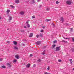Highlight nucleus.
Masks as SVG:
<instances>
[{
  "label": "nucleus",
  "mask_w": 74,
  "mask_h": 74,
  "mask_svg": "<svg viewBox=\"0 0 74 74\" xmlns=\"http://www.w3.org/2000/svg\"><path fill=\"white\" fill-rule=\"evenodd\" d=\"M9 30V29L8 28V29H7V30Z\"/></svg>",
  "instance_id": "bf43d9fd"
},
{
  "label": "nucleus",
  "mask_w": 74,
  "mask_h": 74,
  "mask_svg": "<svg viewBox=\"0 0 74 74\" xmlns=\"http://www.w3.org/2000/svg\"><path fill=\"white\" fill-rule=\"evenodd\" d=\"M56 3L57 4H59V2L58 1H56Z\"/></svg>",
  "instance_id": "72a5a7b5"
},
{
  "label": "nucleus",
  "mask_w": 74,
  "mask_h": 74,
  "mask_svg": "<svg viewBox=\"0 0 74 74\" xmlns=\"http://www.w3.org/2000/svg\"><path fill=\"white\" fill-rule=\"evenodd\" d=\"M2 60H3V59L2 58L0 59V62L2 61Z\"/></svg>",
  "instance_id": "37998d69"
},
{
  "label": "nucleus",
  "mask_w": 74,
  "mask_h": 74,
  "mask_svg": "<svg viewBox=\"0 0 74 74\" xmlns=\"http://www.w3.org/2000/svg\"><path fill=\"white\" fill-rule=\"evenodd\" d=\"M46 51V50H45L43 52L45 53V52Z\"/></svg>",
  "instance_id": "ea45409f"
},
{
  "label": "nucleus",
  "mask_w": 74,
  "mask_h": 74,
  "mask_svg": "<svg viewBox=\"0 0 74 74\" xmlns=\"http://www.w3.org/2000/svg\"><path fill=\"white\" fill-rule=\"evenodd\" d=\"M36 66V64H34L33 66L34 67H35Z\"/></svg>",
  "instance_id": "e433bc0d"
},
{
  "label": "nucleus",
  "mask_w": 74,
  "mask_h": 74,
  "mask_svg": "<svg viewBox=\"0 0 74 74\" xmlns=\"http://www.w3.org/2000/svg\"><path fill=\"white\" fill-rule=\"evenodd\" d=\"M38 61L39 62H41V59H39L38 60Z\"/></svg>",
  "instance_id": "cd10ccee"
},
{
  "label": "nucleus",
  "mask_w": 74,
  "mask_h": 74,
  "mask_svg": "<svg viewBox=\"0 0 74 74\" xmlns=\"http://www.w3.org/2000/svg\"><path fill=\"white\" fill-rule=\"evenodd\" d=\"M51 20V19H47L45 20L46 22H49V21H50V20Z\"/></svg>",
  "instance_id": "a211bd4d"
},
{
  "label": "nucleus",
  "mask_w": 74,
  "mask_h": 74,
  "mask_svg": "<svg viewBox=\"0 0 74 74\" xmlns=\"http://www.w3.org/2000/svg\"><path fill=\"white\" fill-rule=\"evenodd\" d=\"M69 61H70V62H72V59H70L69 60Z\"/></svg>",
  "instance_id": "c03bdc74"
},
{
  "label": "nucleus",
  "mask_w": 74,
  "mask_h": 74,
  "mask_svg": "<svg viewBox=\"0 0 74 74\" xmlns=\"http://www.w3.org/2000/svg\"><path fill=\"white\" fill-rule=\"evenodd\" d=\"M17 61V60H14L13 61V62H16Z\"/></svg>",
  "instance_id": "bb28decb"
},
{
  "label": "nucleus",
  "mask_w": 74,
  "mask_h": 74,
  "mask_svg": "<svg viewBox=\"0 0 74 74\" xmlns=\"http://www.w3.org/2000/svg\"><path fill=\"white\" fill-rule=\"evenodd\" d=\"M27 26L28 27H30V25H29V24H27Z\"/></svg>",
  "instance_id": "c756f323"
},
{
  "label": "nucleus",
  "mask_w": 74,
  "mask_h": 74,
  "mask_svg": "<svg viewBox=\"0 0 74 74\" xmlns=\"http://www.w3.org/2000/svg\"><path fill=\"white\" fill-rule=\"evenodd\" d=\"M7 43L8 44H10V41H8L7 42Z\"/></svg>",
  "instance_id": "a19ab883"
},
{
  "label": "nucleus",
  "mask_w": 74,
  "mask_h": 74,
  "mask_svg": "<svg viewBox=\"0 0 74 74\" xmlns=\"http://www.w3.org/2000/svg\"><path fill=\"white\" fill-rule=\"evenodd\" d=\"M73 70H74V68L73 69Z\"/></svg>",
  "instance_id": "0e129e2a"
},
{
  "label": "nucleus",
  "mask_w": 74,
  "mask_h": 74,
  "mask_svg": "<svg viewBox=\"0 0 74 74\" xmlns=\"http://www.w3.org/2000/svg\"><path fill=\"white\" fill-rule=\"evenodd\" d=\"M14 49H16L17 50H18L19 49V48H18V47H14Z\"/></svg>",
  "instance_id": "9b49d317"
},
{
  "label": "nucleus",
  "mask_w": 74,
  "mask_h": 74,
  "mask_svg": "<svg viewBox=\"0 0 74 74\" xmlns=\"http://www.w3.org/2000/svg\"><path fill=\"white\" fill-rule=\"evenodd\" d=\"M26 23H27V25L29 24V22H28V21Z\"/></svg>",
  "instance_id": "a18cd8bd"
},
{
  "label": "nucleus",
  "mask_w": 74,
  "mask_h": 74,
  "mask_svg": "<svg viewBox=\"0 0 74 74\" xmlns=\"http://www.w3.org/2000/svg\"><path fill=\"white\" fill-rule=\"evenodd\" d=\"M52 26H53V27H55V25L53 23L52 24Z\"/></svg>",
  "instance_id": "473e14b6"
},
{
  "label": "nucleus",
  "mask_w": 74,
  "mask_h": 74,
  "mask_svg": "<svg viewBox=\"0 0 74 74\" xmlns=\"http://www.w3.org/2000/svg\"><path fill=\"white\" fill-rule=\"evenodd\" d=\"M47 70H49V68L48 67V68H47Z\"/></svg>",
  "instance_id": "5fc2aeb1"
},
{
  "label": "nucleus",
  "mask_w": 74,
  "mask_h": 74,
  "mask_svg": "<svg viewBox=\"0 0 74 74\" xmlns=\"http://www.w3.org/2000/svg\"><path fill=\"white\" fill-rule=\"evenodd\" d=\"M44 32V31L42 30H41L40 31V32Z\"/></svg>",
  "instance_id": "79ce46f5"
},
{
  "label": "nucleus",
  "mask_w": 74,
  "mask_h": 74,
  "mask_svg": "<svg viewBox=\"0 0 74 74\" xmlns=\"http://www.w3.org/2000/svg\"><path fill=\"white\" fill-rule=\"evenodd\" d=\"M23 41H26V39H24L23 40Z\"/></svg>",
  "instance_id": "de8ad7c7"
},
{
  "label": "nucleus",
  "mask_w": 74,
  "mask_h": 74,
  "mask_svg": "<svg viewBox=\"0 0 74 74\" xmlns=\"http://www.w3.org/2000/svg\"><path fill=\"white\" fill-rule=\"evenodd\" d=\"M62 42H64V43H67V41H65L64 40H63L62 41Z\"/></svg>",
  "instance_id": "ddd939ff"
},
{
  "label": "nucleus",
  "mask_w": 74,
  "mask_h": 74,
  "mask_svg": "<svg viewBox=\"0 0 74 74\" xmlns=\"http://www.w3.org/2000/svg\"><path fill=\"white\" fill-rule=\"evenodd\" d=\"M24 27L25 29H26V28H27V27H26V26H25Z\"/></svg>",
  "instance_id": "3c124183"
},
{
  "label": "nucleus",
  "mask_w": 74,
  "mask_h": 74,
  "mask_svg": "<svg viewBox=\"0 0 74 74\" xmlns=\"http://www.w3.org/2000/svg\"><path fill=\"white\" fill-rule=\"evenodd\" d=\"M44 74H50V73H48L47 72H46L44 73Z\"/></svg>",
  "instance_id": "5701e85b"
},
{
  "label": "nucleus",
  "mask_w": 74,
  "mask_h": 74,
  "mask_svg": "<svg viewBox=\"0 0 74 74\" xmlns=\"http://www.w3.org/2000/svg\"><path fill=\"white\" fill-rule=\"evenodd\" d=\"M58 61L59 62H62V60H58Z\"/></svg>",
  "instance_id": "393cba45"
},
{
  "label": "nucleus",
  "mask_w": 74,
  "mask_h": 74,
  "mask_svg": "<svg viewBox=\"0 0 74 74\" xmlns=\"http://www.w3.org/2000/svg\"><path fill=\"white\" fill-rule=\"evenodd\" d=\"M70 33H72V32H73V28H70Z\"/></svg>",
  "instance_id": "6ab92c4d"
},
{
  "label": "nucleus",
  "mask_w": 74,
  "mask_h": 74,
  "mask_svg": "<svg viewBox=\"0 0 74 74\" xmlns=\"http://www.w3.org/2000/svg\"><path fill=\"white\" fill-rule=\"evenodd\" d=\"M66 4H68V5H70V4H71V1H66Z\"/></svg>",
  "instance_id": "f03ea898"
},
{
  "label": "nucleus",
  "mask_w": 74,
  "mask_h": 74,
  "mask_svg": "<svg viewBox=\"0 0 74 74\" xmlns=\"http://www.w3.org/2000/svg\"><path fill=\"white\" fill-rule=\"evenodd\" d=\"M20 14L21 15H24V12L23 11L21 12Z\"/></svg>",
  "instance_id": "4468645a"
},
{
  "label": "nucleus",
  "mask_w": 74,
  "mask_h": 74,
  "mask_svg": "<svg viewBox=\"0 0 74 74\" xmlns=\"http://www.w3.org/2000/svg\"><path fill=\"white\" fill-rule=\"evenodd\" d=\"M72 51L74 52V49L72 50Z\"/></svg>",
  "instance_id": "864d4df0"
},
{
  "label": "nucleus",
  "mask_w": 74,
  "mask_h": 74,
  "mask_svg": "<svg viewBox=\"0 0 74 74\" xmlns=\"http://www.w3.org/2000/svg\"><path fill=\"white\" fill-rule=\"evenodd\" d=\"M45 26H43L42 27V28L43 29H44L45 28Z\"/></svg>",
  "instance_id": "8fccbe9b"
},
{
  "label": "nucleus",
  "mask_w": 74,
  "mask_h": 74,
  "mask_svg": "<svg viewBox=\"0 0 74 74\" xmlns=\"http://www.w3.org/2000/svg\"><path fill=\"white\" fill-rule=\"evenodd\" d=\"M40 0H37V1H39Z\"/></svg>",
  "instance_id": "680f3d73"
},
{
  "label": "nucleus",
  "mask_w": 74,
  "mask_h": 74,
  "mask_svg": "<svg viewBox=\"0 0 74 74\" xmlns=\"http://www.w3.org/2000/svg\"><path fill=\"white\" fill-rule=\"evenodd\" d=\"M1 68H3V69H5V66L4 65L3 66L1 67Z\"/></svg>",
  "instance_id": "412c9836"
},
{
  "label": "nucleus",
  "mask_w": 74,
  "mask_h": 74,
  "mask_svg": "<svg viewBox=\"0 0 74 74\" xmlns=\"http://www.w3.org/2000/svg\"><path fill=\"white\" fill-rule=\"evenodd\" d=\"M39 35H36V37H37V38H38V37H39Z\"/></svg>",
  "instance_id": "f704fd0d"
},
{
  "label": "nucleus",
  "mask_w": 74,
  "mask_h": 74,
  "mask_svg": "<svg viewBox=\"0 0 74 74\" xmlns=\"http://www.w3.org/2000/svg\"><path fill=\"white\" fill-rule=\"evenodd\" d=\"M15 2L17 4H18V3H19V1L18 0H16L15 1Z\"/></svg>",
  "instance_id": "39448f33"
},
{
  "label": "nucleus",
  "mask_w": 74,
  "mask_h": 74,
  "mask_svg": "<svg viewBox=\"0 0 74 74\" xmlns=\"http://www.w3.org/2000/svg\"><path fill=\"white\" fill-rule=\"evenodd\" d=\"M33 35V33H31L29 35V37H32Z\"/></svg>",
  "instance_id": "9d476101"
},
{
  "label": "nucleus",
  "mask_w": 74,
  "mask_h": 74,
  "mask_svg": "<svg viewBox=\"0 0 74 74\" xmlns=\"http://www.w3.org/2000/svg\"><path fill=\"white\" fill-rule=\"evenodd\" d=\"M42 7V5H40L39 8H41Z\"/></svg>",
  "instance_id": "2f4dec72"
},
{
  "label": "nucleus",
  "mask_w": 74,
  "mask_h": 74,
  "mask_svg": "<svg viewBox=\"0 0 74 74\" xmlns=\"http://www.w3.org/2000/svg\"><path fill=\"white\" fill-rule=\"evenodd\" d=\"M7 66L8 67L10 68L11 67V64L8 63L7 64Z\"/></svg>",
  "instance_id": "0eeeda50"
},
{
  "label": "nucleus",
  "mask_w": 74,
  "mask_h": 74,
  "mask_svg": "<svg viewBox=\"0 0 74 74\" xmlns=\"http://www.w3.org/2000/svg\"><path fill=\"white\" fill-rule=\"evenodd\" d=\"M22 45H23V46H25V44H24L23 43L22 44Z\"/></svg>",
  "instance_id": "09e8293b"
},
{
  "label": "nucleus",
  "mask_w": 74,
  "mask_h": 74,
  "mask_svg": "<svg viewBox=\"0 0 74 74\" xmlns=\"http://www.w3.org/2000/svg\"><path fill=\"white\" fill-rule=\"evenodd\" d=\"M13 42L14 45H16L17 44V42L16 41H14Z\"/></svg>",
  "instance_id": "dca6fc26"
},
{
  "label": "nucleus",
  "mask_w": 74,
  "mask_h": 74,
  "mask_svg": "<svg viewBox=\"0 0 74 74\" xmlns=\"http://www.w3.org/2000/svg\"><path fill=\"white\" fill-rule=\"evenodd\" d=\"M12 20V17L10 16L9 18V22H10V21H11Z\"/></svg>",
  "instance_id": "f8f14e48"
},
{
  "label": "nucleus",
  "mask_w": 74,
  "mask_h": 74,
  "mask_svg": "<svg viewBox=\"0 0 74 74\" xmlns=\"http://www.w3.org/2000/svg\"><path fill=\"white\" fill-rule=\"evenodd\" d=\"M63 38H64V39L65 38H64V36H63Z\"/></svg>",
  "instance_id": "4d7b16f0"
},
{
  "label": "nucleus",
  "mask_w": 74,
  "mask_h": 74,
  "mask_svg": "<svg viewBox=\"0 0 74 74\" xmlns=\"http://www.w3.org/2000/svg\"><path fill=\"white\" fill-rule=\"evenodd\" d=\"M35 3V1H34V0H32L31 1V4H34Z\"/></svg>",
  "instance_id": "1a4fd4ad"
},
{
  "label": "nucleus",
  "mask_w": 74,
  "mask_h": 74,
  "mask_svg": "<svg viewBox=\"0 0 74 74\" xmlns=\"http://www.w3.org/2000/svg\"><path fill=\"white\" fill-rule=\"evenodd\" d=\"M60 46L59 47H57L56 48V51L57 52H58V51H59L60 50Z\"/></svg>",
  "instance_id": "f257e3e1"
},
{
  "label": "nucleus",
  "mask_w": 74,
  "mask_h": 74,
  "mask_svg": "<svg viewBox=\"0 0 74 74\" xmlns=\"http://www.w3.org/2000/svg\"><path fill=\"white\" fill-rule=\"evenodd\" d=\"M72 41L74 42V38H72Z\"/></svg>",
  "instance_id": "58836bf2"
},
{
  "label": "nucleus",
  "mask_w": 74,
  "mask_h": 74,
  "mask_svg": "<svg viewBox=\"0 0 74 74\" xmlns=\"http://www.w3.org/2000/svg\"><path fill=\"white\" fill-rule=\"evenodd\" d=\"M21 32H25V31H24V30H21Z\"/></svg>",
  "instance_id": "7c9ffc66"
},
{
  "label": "nucleus",
  "mask_w": 74,
  "mask_h": 74,
  "mask_svg": "<svg viewBox=\"0 0 74 74\" xmlns=\"http://www.w3.org/2000/svg\"><path fill=\"white\" fill-rule=\"evenodd\" d=\"M60 21H62L61 22L63 23V21H64V20H63V18L62 17H60Z\"/></svg>",
  "instance_id": "7ed1b4c3"
},
{
  "label": "nucleus",
  "mask_w": 74,
  "mask_h": 74,
  "mask_svg": "<svg viewBox=\"0 0 74 74\" xmlns=\"http://www.w3.org/2000/svg\"><path fill=\"white\" fill-rule=\"evenodd\" d=\"M15 57L17 59H19V56L17 55H16L15 56Z\"/></svg>",
  "instance_id": "423d86ee"
},
{
  "label": "nucleus",
  "mask_w": 74,
  "mask_h": 74,
  "mask_svg": "<svg viewBox=\"0 0 74 74\" xmlns=\"http://www.w3.org/2000/svg\"><path fill=\"white\" fill-rule=\"evenodd\" d=\"M30 56H32L33 55H32V54H30Z\"/></svg>",
  "instance_id": "603ef678"
},
{
  "label": "nucleus",
  "mask_w": 74,
  "mask_h": 74,
  "mask_svg": "<svg viewBox=\"0 0 74 74\" xmlns=\"http://www.w3.org/2000/svg\"><path fill=\"white\" fill-rule=\"evenodd\" d=\"M45 53H44L43 52L42 53V55H45Z\"/></svg>",
  "instance_id": "c9c22d12"
},
{
  "label": "nucleus",
  "mask_w": 74,
  "mask_h": 74,
  "mask_svg": "<svg viewBox=\"0 0 74 74\" xmlns=\"http://www.w3.org/2000/svg\"><path fill=\"white\" fill-rule=\"evenodd\" d=\"M43 36V34H40V35H39V37H42Z\"/></svg>",
  "instance_id": "aec40b11"
},
{
  "label": "nucleus",
  "mask_w": 74,
  "mask_h": 74,
  "mask_svg": "<svg viewBox=\"0 0 74 74\" xmlns=\"http://www.w3.org/2000/svg\"><path fill=\"white\" fill-rule=\"evenodd\" d=\"M70 63H71V64H73V63H72V61H71V62H70Z\"/></svg>",
  "instance_id": "6e6d98bb"
},
{
  "label": "nucleus",
  "mask_w": 74,
  "mask_h": 74,
  "mask_svg": "<svg viewBox=\"0 0 74 74\" xmlns=\"http://www.w3.org/2000/svg\"><path fill=\"white\" fill-rule=\"evenodd\" d=\"M35 16H32V19H33L34 18H35Z\"/></svg>",
  "instance_id": "b1692460"
},
{
  "label": "nucleus",
  "mask_w": 74,
  "mask_h": 74,
  "mask_svg": "<svg viewBox=\"0 0 74 74\" xmlns=\"http://www.w3.org/2000/svg\"><path fill=\"white\" fill-rule=\"evenodd\" d=\"M45 47H46V46H45Z\"/></svg>",
  "instance_id": "e2e57ef3"
},
{
  "label": "nucleus",
  "mask_w": 74,
  "mask_h": 74,
  "mask_svg": "<svg viewBox=\"0 0 74 74\" xmlns=\"http://www.w3.org/2000/svg\"><path fill=\"white\" fill-rule=\"evenodd\" d=\"M55 43H56V40H55L53 42V44H55Z\"/></svg>",
  "instance_id": "c85d7f7f"
},
{
  "label": "nucleus",
  "mask_w": 74,
  "mask_h": 74,
  "mask_svg": "<svg viewBox=\"0 0 74 74\" xmlns=\"http://www.w3.org/2000/svg\"><path fill=\"white\" fill-rule=\"evenodd\" d=\"M64 39H65V40H67V39H68V40H69V38H64Z\"/></svg>",
  "instance_id": "4c0bfd02"
},
{
  "label": "nucleus",
  "mask_w": 74,
  "mask_h": 74,
  "mask_svg": "<svg viewBox=\"0 0 74 74\" xmlns=\"http://www.w3.org/2000/svg\"><path fill=\"white\" fill-rule=\"evenodd\" d=\"M40 44V41H38L36 42V44L37 45H39Z\"/></svg>",
  "instance_id": "2eb2a0df"
},
{
  "label": "nucleus",
  "mask_w": 74,
  "mask_h": 74,
  "mask_svg": "<svg viewBox=\"0 0 74 74\" xmlns=\"http://www.w3.org/2000/svg\"><path fill=\"white\" fill-rule=\"evenodd\" d=\"M26 66L27 68H29V67H30V64H27L26 65Z\"/></svg>",
  "instance_id": "20e7f679"
},
{
  "label": "nucleus",
  "mask_w": 74,
  "mask_h": 74,
  "mask_svg": "<svg viewBox=\"0 0 74 74\" xmlns=\"http://www.w3.org/2000/svg\"><path fill=\"white\" fill-rule=\"evenodd\" d=\"M10 6L11 7V8H15V6L12 5H10Z\"/></svg>",
  "instance_id": "4be33fe9"
},
{
  "label": "nucleus",
  "mask_w": 74,
  "mask_h": 74,
  "mask_svg": "<svg viewBox=\"0 0 74 74\" xmlns=\"http://www.w3.org/2000/svg\"><path fill=\"white\" fill-rule=\"evenodd\" d=\"M49 8H47V11H49Z\"/></svg>",
  "instance_id": "a878e982"
},
{
  "label": "nucleus",
  "mask_w": 74,
  "mask_h": 74,
  "mask_svg": "<svg viewBox=\"0 0 74 74\" xmlns=\"http://www.w3.org/2000/svg\"><path fill=\"white\" fill-rule=\"evenodd\" d=\"M57 42V41L56 40V42Z\"/></svg>",
  "instance_id": "052dcab7"
},
{
  "label": "nucleus",
  "mask_w": 74,
  "mask_h": 74,
  "mask_svg": "<svg viewBox=\"0 0 74 74\" xmlns=\"http://www.w3.org/2000/svg\"><path fill=\"white\" fill-rule=\"evenodd\" d=\"M65 25H66V26H67V25H69V24H65Z\"/></svg>",
  "instance_id": "49530a36"
},
{
  "label": "nucleus",
  "mask_w": 74,
  "mask_h": 74,
  "mask_svg": "<svg viewBox=\"0 0 74 74\" xmlns=\"http://www.w3.org/2000/svg\"><path fill=\"white\" fill-rule=\"evenodd\" d=\"M7 14H8L10 12V10H8L7 11Z\"/></svg>",
  "instance_id": "f3484780"
},
{
  "label": "nucleus",
  "mask_w": 74,
  "mask_h": 74,
  "mask_svg": "<svg viewBox=\"0 0 74 74\" xmlns=\"http://www.w3.org/2000/svg\"><path fill=\"white\" fill-rule=\"evenodd\" d=\"M55 47H56V45H53L51 47L52 49H53L55 48Z\"/></svg>",
  "instance_id": "6e6552de"
},
{
  "label": "nucleus",
  "mask_w": 74,
  "mask_h": 74,
  "mask_svg": "<svg viewBox=\"0 0 74 74\" xmlns=\"http://www.w3.org/2000/svg\"><path fill=\"white\" fill-rule=\"evenodd\" d=\"M1 19V17H0V19Z\"/></svg>",
  "instance_id": "13d9d810"
}]
</instances>
